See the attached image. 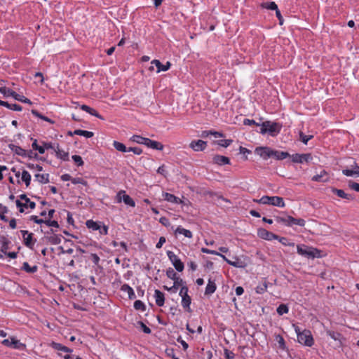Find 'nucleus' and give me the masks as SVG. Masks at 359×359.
Listing matches in <instances>:
<instances>
[{
	"label": "nucleus",
	"mask_w": 359,
	"mask_h": 359,
	"mask_svg": "<svg viewBox=\"0 0 359 359\" xmlns=\"http://www.w3.org/2000/svg\"><path fill=\"white\" fill-rule=\"evenodd\" d=\"M292 326L295 331L297 337V341L299 344L308 347H311L313 345V337L312 336L311 332L309 330L304 329L302 330L297 325L294 323L292 325Z\"/></svg>",
	"instance_id": "obj_1"
},
{
	"label": "nucleus",
	"mask_w": 359,
	"mask_h": 359,
	"mask_svg": "<svg viewBox=\"0 0 359 359\" xmlns=\"http://www.w3.org/2000/svg\"><path fill=\"white\" fill-rule=\"evenodd\" d=\"M282 127V124L278 122L266 121L260 124L259 133L262 135L268 134L271 137H276L280 133Z\"/></svg>",
	"instance_id": "obj_2"
},
{
	"label": "nucleus",
	"mask_w": 359,
	"mask_h": 359,
	"mask_svg": "<svg viewBox=\"0 0 359 359\" xmlns=\"http://www.w3.org/2000/svg\"><path fill=\"white\" fill-rule=\"evenodd\" d=\"M253 201L259 204L272 205L279 208H283L285 205L283 198L280 196H264L259 199H253Z\"/></svg>",
	"instance_id": "obj_3"
},
{
	"label": "nucleus",
	"mask_w": 359,
	"mask_h": 359,
	"mask_svg": "<svg viewBox=\"0 0 359 359\" xmlns=\"http://www.w3.org/2000/svg\"><path fill=\"white\" fill-rule=\"evenodd\" d=\"M297 253L307 258H316L320 257V251L317 248L309 247L305 245H297Z\"/></svg>",
	"instance_id": "obj_4"
},
{
	"label": "nucleus",
	"mask_w": 359,
	"mask_h": 359,
	"mask_svg": "<svg viewBox=\"0 0 359 359\" xmlns=\"http://www.w3.org/2000/svg\"><path fill=\"white\" fill-rule=\"evenodd\" d=\"M0 93L3 94L6 97H12L15 100L20 101L23 103H27L29 104H32V102L28 98L25 97V96L20 95L13 90L6 88V87H1L0 88Z\"/></svg>",
	"instance_id": "obj_5"
},
{
	"label": "nucleus",
	"mask_w": 359,
	"mask_h": 359,
	"mask_svg": "<svg viewBox=\"0 0 359 359\" xmlns=\"http://www.w3.org/2000/svg\"><path fill=\"white\" fill-rule=\"evenodd\" d=\"M15 203L20 212H23L25 209L28 208L34 209L36 205L35 203L31 201L25 194H21L20 196V200H17Z\"/></svg>",
	"instance_id": "obj_6"
},
{
	"label": "nucleus",
	"mask_w": 359,
	"mask_h": 359,
	"mask_svg": "<svg viewBox=\"0 0 359 359\" xmlns=\"http://www.w3.org/2000/svg\"><path fill=\"white\" fill-rule=\"evenodd\" d=\"M1 344L5 346L18 350H25L26 348V345L25 344L20 342V340L17 339L14 337H11L8 339H4L1 341Z\"/></svg>",
	"instance_id": "obj_7"
},
{
	"label": "nucleus",
	"mask_w": 359,
	"mask_h": 359,
	"mask_svg": "<svg viewBox=\"0 0 359 359\" xmlns=\"http://www.w3.org/2000/svg\"><path fill=\"white\" fill-rule=\"evenodd\" d=\"M167 256L177 271L181 272L184 270V265L183 262L173 252L167 251Z\"/></svg>",
	"instance_id": "obj_8"
},
{
	"label": "nucleus",
	"mask_w": 359,
	"mask_h": 359,
	"mask_svg": "<svg viewBox=\"0 0 359 359\" xmlns=\"http://www.w3.org/2000/svg\"><path fill=\"white\" fill-rule=\"evenodd\" d=\"M20 232L22 236L25 245L30 249H32L36 242V239H34L33 238L34 234L26 230H22Z\"/></svg>",
	"instance_id": "obj_9"
},
{
	"label": "nucleus",
	"mask_w": 359,
	"mask_h": 359,
	"mask_svg": "<svg viewBox=\"0 0 359 359\" xmlns=\"http://www.w3.org/2000/svg\"><path fill=\"white\" fill-rule=\"evenodd\" d=\"M293 163H303L304 162H309L312 160V156L310 154H294L290 156Z\"/></svg>",
	"instance_id": "obj_10"
},
{
	"label": "nucleus",
	"mask_w": 359,
	"mask_h": 359,
	"mask_svg": "<svg viewBox=\"0 0 359 359\" xmlns=\"http://www.w3.org/2000/svg\"><path fill=\"white\" fill-rule=\"evenodd\" d=\"M255 152L264 160H267L268 158L272 157V149L268 147H257L255 150Z\"/></svg>",
	"instance_id": "obj_11"
},
{
	"label": "nucleus",
	"mask_w": 359,
	"mask_h": 359,
	"mask_svg": "<svg viewBox=\"0 0 359 359\" xmlns=\"http://www.w3.org/2000/svg\"><path fill=\"white\" fill-rule=\"evenodd\" d=\"M189 147L195 151H202L205 149L207 142L201 140H194L191 142Z\"/></svg>",
	"instance_id": "obj_12"
},
{
	"label": "nucleus",
	"mask_w": 359,
	"mask_h": 359,
	"mask_svg": "<svg viewBox=\"0 0 359 359\" xmlns=\"http://www.w3.org/2000/svg\"><path fill=\"white\" fill-rule=\"evenodd\" d=\"M258 236L261 238L266 240V241H272V240L278 238V236H277L264 229H259L258 230Z\"/></svg>",
	"instance_id": "obj_13"
},
{
	"label": "nucleus",
	"mask_w": 359,
	"mask_h": 359,
	"mask_svg": "<svg viewBox=\"0 0 359 359\" xmlns=\"http://www.w3.org/2000/svg\"><path fill=\"white\" fill-rule=\"evenodd\" d=\"M8 147L14 154H15L20 156L31 157V155H29V154L28 155V153L27 152V151L25 149H22L20 146H18V145H15L13 144H8Z\"/></svg>",
	"instance_id": "obj_14"
},
{
	"label": "nucleus",
	"mask_w": 359,
	"mask_h": 359,
	"mask_svg": "<svg viewBox=\"0 0 359 359\" xmlns=\"http://www.w3.org/2000/svg\"><path fill=\"white\" fill-rule=\"evenodd\" d=\"M152 65H154L157 68L156 73H159L161 72H166L168 71L170 67V62L168 61L165 65H163L160 60H153L151 62Z\"/></svg>",
	"instance_id": "obj_15"
},
{
	"label": "nucleus",
	"mask_w": 359,
	"mask_h": 359,
	"mask_svg": "<svg viewBox=\"0 0 359 359\" xmlns=\"http://www.w3.org/2000/svg\"><path fill=\"white\" fill-rule=\"evenodd\" d=\"M330 180L328 173L325 170H322L319 174L312 177L311 180L313 182H326Z\"/></svg>",
	"instance_id": "obj_16"
},
{
	"label": "nucleus",
	"mask_w": 359,
	"mask_h": 359,
	"mask_svg": "<svg viewBox=\"0 0 359 359\" xmlns=\"http://www.w3.org/2000/svg\"><path fill=\"white\" fill-rule=\"evenodd\" d=\"M11 241L4 236H0V252L3 254H7L10 248Z\"/></svg>",
	"instance_id": "obj_17"
},
{
	"label": "nucleus",
	"mask_w": 359,
	"mask_h": 359,
	"mask_svg": "<svg viewBox=\"0 0 359 359\" xmlns=\"http://www.w3.org/2000/svg\"><path fill=\"white\" fill-rule=\"evenodd\" d=\"M212 161L219 165L230 164V159L226 156L221 155H215L212 158Z\"/></svg>",
	"instance_id": "obj_18"
},
{
	"label": "nucleus",
	"mask_w": 359,
	"mask_h": 359,
	"mask_svg": "<svg viewBox=\"0 0 359 359\" xmlns=\"http://www.w3.org/2000/svg\"><path fill=\"white\" fill-rule=\"evenodd\" d=\"M163 197L165 201L172 203L180 204L182 203V201L180 198L173 194L167 192L163 194Z\"/></svg>",
	"instance_id": "obj_19"
},
{
	"label": "nucleus",
	"mask_w": 359,
	"mask_h": 359,
	"mask_svg": "<svg viewBox=\"0 0 359 359\" xmlns=\"http://www.w3.org/2000/svg\"><path fill=\"white\" fill-rule=\"evenodd\" d=\"M144 145L149 148L160 151L163 150V145L161 142L150 140L149 138H147V142H145Z\"/></svg>",
	"instance_id": "obj_20"
},
{
	"label": "nucleus",
	"mask_w": 359,
	"mask_h": 359,
	"mask_svg": "<svg viewBox=\"0 0 359 359\" xmlns=\"http://www.w3.org/2000/svg\"><path fill=\"white\" fill-rule=\"evenodd\" d=\"M68 135L70 136L76 135L83 136L86 138H90L94 135V133L91 131L77 129V130H75L74 132H69Z\"/></svg>",
	"instance_id": "obj_21"
},
{
	"label": "nucleus",
	"mask_w": 359,
	"mask_h": 359,
	"mask_svg": "<svg viewBox=\"0 0 359 359\" xmlns=\"http://www.w3.org/2000/svg\"><path fill=\"white\" fill-rule=\"evenodd\" d=\"M154 298L156 305H158V306H163L164 305L165 296L161 291L156 290L154 292Z\"/></svg>",
	"instance_id": "obj_22"
},
{
	"label": "nucleus",
	"mask_w": 359,
	"mask_h": 359,
	"mask_svg": "<svg viewBox=\"0 0 359 359\" xmlns=\"http://www.w3.org/2000/svg\"><path fill=\"white\" fill-rule=\"evenodd\" d=\"M0 105L5 107L9 109L13 110V111H20L22 109V107L19 104H17L15 103H8V102L3 101L1 100H0Z\"/></svg>",
	"instance_id": "obj_23"
},
{
	"label": "nucleus",
	"mask_w": 359,
	"mask_h": 359,
	"mask_svg": "<svg viewBox=\"0 0 359 359\" xmlns=\"http://www.w3.org/2000/svg\"><path fill=\"white\" fill-rule=\"evenodd\" d=\"M121 290L123 292H126L130 299H135L136 298L133 289L128 284H123L121 287Z\"/></svg>",
	"instance_id": "obj_24"
},
{
	"label": "nucleus",
	"mask_w": 359,
	"mask_h": 359,
	"mask_svg": "<svg viewBox=\"0 0 359 359\" xmlns=\"http://www.w3.org/2000/svg\"><path fill=\"white\" fill-rule=\"evenodd\" d=\"M54 151L55 152L56 156L58 158H60L62 161L69 160V153L62 149H60L58 144H57L55 149H54Z\"/></svg>",
	"instance_id": "obj_25"
},
{
	"label": "nucleus",
	"mask_w": 359,
	"mask_h": 359,
	"mask_svg": "<svg viewBox=\"0 0 359 359\" xmlns=\"http://www.w3.org/2000/svg\"><path fill=\"white\" fill-rule=\"evenodd\" d=\"M289 156L290 154L288 152L272 149V157L276 160H283Z\"/></svg>",
	"instance_id": "obj_26"
},
{
	"label": "nucleus",
	"mask_w": 359,
	"mask_h": 359,
	"mask_svg": "<svg viewBox=\"0 0 359 359\" xmlns=\"http://www.w3.org/2000/svg\"><path fill=\"white\" fill-rule=\"evenodd\" d=\"M217 286L215 281L209 279L205 287V294L210 295L215 292Z\"/></svg>",
	"instance_id": "obj_27"
},
{
	"label": "nucleus",
	"mask_w": 359,
	"mask_h": 359,
	"mask_svg": "<svg viewBox=\"0 0 359 359\" xmlns=\"http://www.w3.org/2000/svg\"><path fill=\"white\" fill-rule=\"evenodd\" d=\"M175 235L182 234L185 237L189 238H191L193 237V234L191 231L184 229L181 226H179L177 227V229L175 230Z\"/></svg>",
	"instance_id": "obj_28"
},
{
	"label": "nucleus",
	"mask_w": 359,
	"mask_h": 359,
	"mask_svg": "<svg viewBox=\"0 0 359 359\" xmlns=\"http://www.w3.org/2000/svg\"><path fill=\"white\" fill-rule=\"evenodd\" d=\"M102 222H95L93 219L87 220L86 222V226L92 231H98L100 229Z\"/></svg>",
	"instance_id": "obj_29"
},
{
	"label": "nucleus",
	"mask_w": 359,
	"mask_h": 359,
	"mask_svg": "<svg viewBox=\"0 0 359 359\" xmlns=\"http://www.w3.org/2000/svg\"><path fill=\"white\" fill-rule=\"evenodd\" d=\"M332 193L337 194L339 197L341 198H345L348 201H351L353 199L352 195L345 193L344 191L341 189H332Z\"/></svg>",
	"instance_id": "obj_30"
},
{
	"label": "nucleus",
	"mask_w": 359,
	"mask_h": 359,
	"mask_svg": "<svg viewBox=\"0 0 359 359\" xmlns=\"http://www.w3.org/2000/svg\"><path fill=\"white\" fill-rule=\"evenodd\" d=\"M81 109L90 114L92 116H94L100 118H102V116L98 114V112L95 109L90 107L88 105H86V104L81 105Z\"/></svg>",
	"instance_id": "obj_31"
},
{
	"label": "nucleus",
	"mask_w": 359,
	"mask_h": 359,
	"mask_svg": "<svg viewBox=\"0 0 359 359\" xmlns=\"http://www.w3.org/2000/svg\"><path fill=\"white\" fill-rule=\"evenodd\" d=\"M31 175L26 170H23L21 172V180L23 182L26 187H28L31 182Z\"/></svg>",
	"instance_id": "obj_32"
},
{
	"label": "nucleus",
	"mask_w": 359,
	"mask_h": 359,
	"mask_svg": "<svg viewBox=\"0 0 359 359\" xmlns=\"http://www.w3.org/2000/svg\"><path fill=\"white\" fill-rule=\"evenodd\" d=\"M22 269L27 273H34L37 271L38 267L36 265L31 266L28 262H25L22 264Z\"/></svg>",
	"instance_id": "obj_33"
},
{
	"label": "nucleus",
	"mask_w": 359,
	"mask_h": 359,
	"mask_svg": "<svg viewBox=\"0 0 359 359\" xmlns=\"http://www.w3.org/2000/svg\"><path fill=\"white\" fill-rule=\"evenodd\" d=\"M34 177L36 180L41 184H46L49 182L48 174H36Z\"/></svg>",
	"instance_id": "obj_34"
},
{
	"label": "nucleus",
	"mask_w": 359,
	"mask_h": 359,
	"mask_svg": "<svg viewBox=\"0 0 359 359\" xmlns=\"http://www.w3.org/2000/svg\"><path fill=\"white\" fill-rule=\"evenodd\" d=\"M32 114L37 117V118H39L45 121H47L48 123H50V124H53L55 123V121L50 118H49L47 116H45L43 115H42L41 114H40L37 110L36 109H32Z\"/></svg>",
	"instance_id": "obj_35"
},
{
	"label": "nucleus",
	"mask_w": 359,
	"mask_h": 359,
	"mask_svg": "<svg viewBox=\"0 0 359 359\" xmlns=\"http://www.w3.org/2000/svg\"><path fill=\"white\" fill-rule=\"evenodd\" d=\"M191 302V299L189 295L182 297V306L184 309H187L188 311H189L190 309V304Z\"/></svg>",
	"instance_id": "obj_36"
},
{
	"label": "nucleus",
	"mask_w": 359,
	"mask_h": 359,
	"mask_svg": "<svg viewBox=\"0 0 359 359\" xmlns=\"http://www.w3.org/2000/svg\"><path fill=\"white\" fill-rule=\"evenodd\" d=\"M352 167L353 168V170H350V169L342 170L343 175L348 176V177H353L354 175L359 176L358 169L355 168V164L353 165H352Z\"/></svg>",
	"instance_id": "obj_37"
},
{
	"label": "nucleus",
	"mask_w": 359,
	"mask_h": 359,
	"mask_svg": "<svg viewBox=\"0 0 359 359\" xmlns=\"http://www.w3.org/2000/svg\"><path fill=\"white\" fill-rule=\"evenodd\" d=\"M123 202L130 207H135V203L134 200L128 194H126V192L123 194Z\"/></svg>",
	"instance_id": "obj_38"
},
{
	"label": "nucleus",
	"mask_w": 359,
	"mask_h": 359,
	"mask_svg": "<svg viewBox=\"0 0 359 359\" xmlns=\"http://www.w3.org/2000/svg\"><path fill=\"white\" fill-rule=\"evenodd\" d=\"M130 140L140 144H145L147 142V137H142L140 135H134L130 137Z\"/></svg>",
	"instance_id": "obj_39"
},
{
	"label": "nucleus",
	"mask_w": 359,
	"mask_h": 359,
	"mask_svg": "<svg viewBox=\"0 0 359 359\" xmlns=\"http://www.w3.org/2000/svg\"><path fill=\"white\" fill-rule=\"evenodd\" d=\"M113 146L114 148L121 152H128V148L121 142L114 141Z\"/></svg>",
	"instance_id": "obj_40"
},
{
	"label": "nucleus",
	"mask_w": 359,
	"mask_h": 359,
	"mask_svg": "<svg viewBox=\"0 0 359 359\" xmlns=\"http://www.w3.org/2000/svg\"><path fill=\"white\" fill-rule=\"evenodd\" d=\"M53 346L56 350L61 351H63V352H65V353H72V349H70L69 348H68V347H67L65 346H63L62 344H59V343L53 344Z\"/></svg>",
	"instance_id": "obj_41"
},
{
	"label": "nucleus",
	"mask_w": 359,
	"mask_h": 359,
	"mask_svg": "<svg viewBox=\"0 0 359 359\" xmlns=\"http://www.w3.org/2000/svg\"><path fill=\"white\" fill-rule=\"evenodd\" d=\"M262 6L269 10L277 11L278 9L277 4L274 1L263 3Z\"/></svg>",
	"instance_id": "obj_42"
},
{
	"label": "nucleus",
	"mask_w": 359,
	"mask_h": 359,
	"mask_svg": "<svg viewBox=\"0 0 359 359\" xmlns=\"http://www.w3.org/2000/svg\"><path fill=\"white\" fill-rule=\"evenodd\" d=\"M166 275H167L168 278L172 279V280H180V277L177 276L176 272L172 268H169L166 271Z\"/></svg>",
	"instance_id": "obj_43"
},
{
	"label": "nucleus",
	"mask_w": 359,
	"mask_h": 359,
	"mask_svg": "<svg viewBox=\"0 0 359 359\" xmlns=\"http://www.w3.org/2000/svg\"><path fill=\"white\" fill-rule=\"evenodd\" d=\"M276 311L279 316H282L289 312V308L286 304H282L278 306Z\"/></svg>",
	"instance_id": "obj_44"
},
{
	"label": "nucleus",
	"mask_w": 359,
	"mask_h": 359,
	"mask_svg": "<svg viewBox=\"0 0 359 359\" xmlns=\"http://www.w3.org/2000/svg\"><path fill=\"white\" fill-rule=\"evenodd\" d=\"M221 257L227 263L229 264V265L231 266H233L234 267H238V268H240V267H243V266L241 264L240 262L239 261H236V262H233V261H231L229 260V259H227L226 257V256H224V255L222 254L221 255Z\"/></svg>",
	"instance_id": "obj_45"
},
{
	"label": "nucleus",
	"mask_w": 359,
	"mask_h": 359,
	"mask_svg": "<svg viewBox=\"0 0 359 359\" xmlns=\"http://www.w3.org/2000/svg\"><path fill=\"white\" fill-rule=\"evenodd\" d=\"M134 308L137 311H144L146 310L145 304L140 300H136L134 302Z\"/></svg>",
	"instance_id": "obj_46"
},
{
	"label": "nucleus",
	"mask_w": 359,
	"mask_h": 359,
	"mask_svg": "<svg viewBox=\"0 0 359 359\" xmlns=\"http://www.w3.org/2000/svg\"><path fill=\"white\" fill-rule=\"evenodd\" d=\"M48 240L51 244L57 245L61 243L62 238L58 235H53L49 237Z\"/></svg>",
	"instance_id": "obj_47"
},
{
	"label": "nucleus",
	"mask_w": 359,
	"mask_h": 359,
	"mask_svg": "<svg viewBox=\"0 0 359 359\" xmlns=\"http://www.w3.org/2000/svg\"><path fill=\"white\" fill-rule=\"evenodd\" d=\"M72 183L74 184H83L84 186L87 185V182L83 180L82 177H74L72 178Z\"/></svg>",
	"instance_id": "obj_48"
},
{
	"label": "nucleus",
	"mask_w": 359,
	"mask_h": 359,
	"mask_svg": "<svg viewBox=\"0 0 359 359\" xmlns=\"http://www.w3.org/2000/svg\"><path fill=\"white\" fill-rule=\"evenodd\" d=\"M201 252L203 253H205V254L214 255H217L219 257H221V255H222V253H220L219 252H217V251L213 250H210V249H208L205 248H202Z\"/></svg>",
	"instance_id": "obj_49"
},
{
	"label": "nucleus",
	"mask_w": 359,
	"mask_h": 359,
	"mask_svg": "<svg viewBox=\"0 0 359 359\" xmlns=\"http://www.w3.org/2000/svg\"><path fill=\"white\" fill-rule=\"evenodd\" d=\"M299 136H300L301 140L305 144H306L308 143V142L313 138V135H305L303 133H300Z\"/></svg>",
	"instance_id": "obj_50"
},
{
	"label": "nucleus",
	"mask_w": 359,
	"mask_h": 359,
	"mask_svg": "<svg viewBox=\"0 0 359 359\" xmlns=\"http://www.w3.org/2000/svg\"><path fill=\"white\" fill-rule=\"evenodd\" d=\"M233 140H220L218 141L217 144L218 145L222 147H228L231 143Z\"/></svg>",
	"instance_id": "obj_51"
},
{
	"label": "nucleus",
	"mask_w": 359,
	"mask_h": 359,
	"mask_svg": "<svg viewBox=\"0 0 359 359\" xmlns=\"http://www.w3.org/2000/svg\"><path fill=\"white\" fill-rule=\"evenodd\" d=\"M72 160L75 162V163L78 166H81L83 165V161L82 160V158L79 155H73L72 156Z\"/></svg>",
	"instance_id": "obj_52"
},
{
	"label": "nucleus",
	"mask_w": 359,
	"mask_h": 359,
	"mask_svg": "<svg viewBox=\"0 0 359 359\" xmlns=\"http://www.w3.org/2000/svg\"><path fill=\"white\" fill-rule=\"evenodd\" d=\"M292 221H293L292 226L297 225L299 226H304L306 223L305 220L304 219H301V218H299V219L294 218Z\"/></svg>",
	"instance_id": "obj_53"
},
{
	"label": "nucleus",
	"mask_w": 359,
	"mask_h": 359,
	"mask_svg": "<svg viewBox=\"0 0 359 359\" xmlns=\"http://www.w3.org/2000/svg\"><path fill=\"white\" fill-rule=\"evenodd\" d=\"M7 212L8 208L6 206L3 205L2 204H0V218L1 219L6 220L4 215Z\"/></svg>",
	"instance_id": "obj_54"
},
{
	"label": "nucleus",
	"mask_w": 359,
	"mask_h": 359,
	"mask_svg": "<svg viewBox=\"0 0 359 359\" xmlns=\"http://www.w3.org/2000/svg\"><path fill=\"white\" fill-rule=\"evenodd\" d=\"M243 124L245 126L256 125L257 126H260L261 123H258L255 120H252V119L245 118L243 120Z\"/></svg>",
	"instance_id": "obj_55"
},
{
	"label": "nucleus",
	"mask_w": 359,
	"mask_h": 359,
	"mask_svg": "<svg viewBox=\"0 0 359 359\" xmlns=\"http://www.w3.org/2000/svg\"><path fill=\"white\" fill-rule=\"evenodd\" d=\"M42 145L43 148L46 149H53L54 151V149H55V146L50 142H42Z\"/></svg>",
	"instance_id": "obj_56"
},
{
	"label": "nucleus",
	"mask_w": 359,
	"mask_h": 359,
	"mask_svg": "<svg viewBox=\"0 0 359 359\" xmlns=\"http://www.w3.org/2000/svg\"><path fill=\"white\" fill-rule=\"evenodd\" d=\"M99 233L101 235H107L108 234V226L104 225L102 222L100 225V229H99Z\"/></svg>",
	"instance_id": "obj_57"
},
{
	"label": "nucleus",
	"mask_w": 359,
	"mask_h": 359,
	"mask_svg": "<svg viewBox=\"0 0 359 359\" xmlns=\"http://www.w3.org/2000/svg\"><path fill=\"white\" fill-rule=\"evenodd\" d=\"M44 224H46L48 226H52V227H55V228L59 227V224H58L57 222L55 221V220H50V219L45 220Z\"/></svg>",
	"instance_id": "obj_58"
},
{
	"label": "nucleus",
	"mask_w": 359,
	"mask_h": 359,
	"mask_svg": "<svg viewBox=\"0 0 359 359\" xmlns=\"http://www.w3.org/2000/svg\"><path fill=\"white\" fill-rule=\"evenodd\" d=\"M157 172L164 177H166L167 176V170H166V168L165 166V165H161L158 170H157Z\"/></svg>",
	"instance_id": "obj_59"
},
{
	"label": "nucleus",
	"mask_w": 359,
	"mask_h": 359,
	"mask_svg": "<svg viewBox=\"0 0 359 359\" xmlns=\"http://www.w3.org/2000/svg\"><path fill=\"white\" fill-rule=\"evenodd\" d=\"M128 151H133L136 155H140L142 153V149L140 147H129Z\"/></svg>",
	"instance_id": "obj_60"
},
{
	"label": "nucleus",
	"mask_w": 359,
	"mask_h": 359,
	"mask_svg": "<svg viewBox=\"0 0 359 359\" xmlns=\"http://www.w3.org/2000/svg\"><path fill=\"white\" fill-rule=\"evenodd\" d=\"M348 187L350 189L359 192V183L354 182H349Z\"/></svg>",
	"instance_id": "obj_61"
},
{
	"label": "nucleus",
	"mask_w": 359,
	"mask_h": 359,
	"mask_svg": "<svg viewBox=\"0 0 359 359\" xmlns=\"http://www.w3.org/2000/svg\"><path fill=\"white\" fill-rule=\"evenodd\" d=\"M30 220L31 221H33L34 222L36 223V224H44L45 222V220L42 219H39L37 216L36 215H32L30 217Z\"/></svg>",
	"instance_id": "obj_62"
},
{
	"label": "nucleus",
	"mask_w": 359,
	"mask_h": 359,
	"mask_svg": "<svg viewBox=\"0 0 359 359\" xmlns=\"http://www.w3.org/2000/svg\"><path fill=\"white\" fill-rule=\"evenodd\" d=\"M125 193V191L124 190H121L119 191L116 196V203H121L123 201V194Z\"/></svg>",
	"instance_id": "obj_63"
},
{
	"label": "nucleus",
	"mask_w": 359,
	"mask_h": 359,
	"mask_svg": "<svg viewBox=\"0 0 359 359\" xmlns=\"http://www.w3.org/2000/svg\"><path fill=\"white\" fill-rule=\"evenodd\" d=\"M224 355L226 359H234V353L227 349L224 351Z\"/></svg>",
	"instance_id": "obj_64"
}]
</instances>
